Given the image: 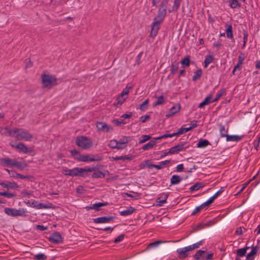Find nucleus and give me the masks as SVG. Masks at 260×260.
I'll return each mask as SVG.
<instances>
[{
  "label": "nucleus",
  "instance_id": "nucleus-53",
  "mask_svg": "<svg viewBox=\"0 0 260 260\" xmlns=\"http://www.w3.org/2000/svg\"><path fill=\"white\" fill-rule=\"evenodd\" d=\"M245 59V55L244 53H240L238 56V61L236 65H242L243 63V60Z\"/></svg>",
  "mask_w": 260,
  "mask_h": 260
},
{
  "label": "nucleus",
  "instance_id": "nucleus-37",
  "mask_svg": "<svg viewBox=\"0 0 260 260\" xmlns=\"http://www.w3.org/2000/svg\"><path fill=\"white\" fill-rule=\"evenodd\" d=\"M229 6L232 9L240 8V4L237 0H229Z\"/></svg>",
  "mask_w": 260,
  "mask_h": 260
},
{
  "label": "nucleus",
  "instance_id": "nucleus-26",
  "mask_svg": "<svg viewBox=\"0 0 260 260\" xmlns=\"http://www.w3.org/2000/svg\"><path fill=\"white\" fill-rule=\"evenodd\" d=\"M4 129L5 131L4 134L6 136H9L12 137L16 138V128L12 129H10L8 127H5Z\"/></svg>",
  "mask_w": 260,
  "mask_h": 260
},
{
  "label": "nucleus",
  "instance_id": "nucleus-20",
  "mask_svg": "<svg viewBox=\"0 0 260 260\" xmlns=\"http://www.w3.org/2000/svg\"><path fill=\"white\" fill-rule=\"evenodd\" d=\"M0 185L4 187L10 189H17L19 186L15 182H9L8 183L1 182Z\"/></svg>",
  "mask_w": 260,
  "mask_h": 260
},
{
  "label": "nucleus",
  "instance_id": "nucleus-42",
  "mask_svg": "<svg viewBox=\"0 0 260 260\" xmlns=\"http://www.w3.org/2000/svg\"><path fill=\"white\" fill-rule=\"evenodd\" d=\"M203 74L202 70L201 69H198L195 72L193 76L192 77V80L196 81L199 80L202 76Z\"/></svg>",
  "mask_w": 260,
  "mask_h": 260
},
{
  "label": "nucleus",
  "instance_id": "nucleus-61",
  "mask_svg": "<svg viewBox=\"0 0 260 260\" xmlns=\"http://www.w3.org/2000/svg\"><path fill=\"white\" fill-rule=\"evenodd\" d=\"M156 202H157V205L158 206H161L163 205V204L164 203H166V200H161V197H159L158 198L157 200H156Z\"/></svg>",
  "mask_w": 260,
  "mask_h": 260
},
{
  "label": "nucleus",
  "instance_id": "nucleus-31",
  "mask_svg": "<svg viewBox=\"0 0 260 260\" xmlns=\"http://www.w3.org/2000/svg\"><path fill=\"white\" fill-rule=\"evenodd\" d=\"M242 139V136H239L238 135H228L226 137V140L227 141H235L238 142Z\"/></svg>",
  "mask_w": 260,
  "mask_h": 260
},
{
  "label": "nucleus",
  "instance_id": "nucleus-60",
  "mask_svg": "<svg viewBox=\"0 0 260 260\" xmlns=\"http://www.w3.org/2000/svg\"><path fill=\"white\" fill-rule=\"evenodd\" d=\"M113 122L117 126H120L121 124H125L123 120L114 119Z\"/></svg>",
  "mask_w": 260,
  "mask_h": 260
},
{
  "label": "nucleus",
  "instance_id": "nucleus-56",
  "mask_svg": "<svg viewBox=\"0 0 260 260\" xmlns=\"http://www.w3.org/2000/svg\"><path fill=\"white\" fill-rule=\"evenodd\" d=\"M180 63L181 65H189L190 63V58L189 56H186L183 59L180 61Z\"/></svg>",
  "mask_w": 260,
  "mask_h": 260
},
{
  "label": "nucleus",
  "instance_id": "nucleus-35",
  "mask_svg": "<svg viewBox=\"0 0 260 260\" xmlns=\"http://www.w3.org/2000/svg\"><path fill=\"white\" fill-rule=\"evenodd\" d=\"M219 132H220V136L221 137H226V136H228V129L225 128V126L222 124L219 125Z\"/></svg>",
  "mask_w": 260,
  "mask_h": 260
},
{
  "label": "nucleus",
  "instance_id": "nucleus-59",
  "mask_svg": "<svg viewBox=\"0 0 260 260\" xmlns=\"http://www.w3.org/2000/svg\"><path fill=\"white\" fill-rule=\"evenodd\" d=\"M6 170L8 172L10 177H13V178H16V177L18 178V176L17 175L19 174V173H17L14 171H10L8 169H6Z\"/></svg>",
  "mask_w": 260,
  "mask_h": 260
},
{
  "label": "nucleus",
  "instance_id": "nucleus-40",
  "mask_svg": "<svg viewBox=\"0 0 260 260\" xmlns=\"http://www.w3.org/2000/svg\"><path fill=\"white\" fill-rule=\"evenodd\" d=\"M126 98L119 95L116 100V102L114 103L113 105L114 106H118L121 105L125 101Z\"/></svg>",
  "mask_w": 260,
  "mask_h": 260
},
{
  "label": "nucleus",
  "instance_id": "nucleus-29",
  "mask_svg": "<svg viewBox=\"0 0 260 260\" xmlns=\"http://www.w3.org/2000/svg\"><path fill=\"white\" fill-rule=\"evenodd\" d=\"M182 180V178L177 175H174L172 176L170 182H171V185H175L179 183Z\"/></svg>",
  "mask_w": 260,
  "mask_h": 260
},
{
  "label": "nucleus",
  "instance_id": "nucleus-3",
  "mask_svg": "<svg viewBox=\"0 0 260 260\" xmlns=\"http://www.w3.org/2000/svg\"><path fill=\"white\" fill-rule=\"evenodd\" d=\"M42 84L43 88L50 89L52 87L56 85L57 79L53 75L47 73L46 71L41 75Z\"/></svg>",
  "mask_w": 260,
  "mask_h": 260
},
{
  "label": "nucleus",
  "instance_id": "nucleus-8",
  "mask_svg": "<svg viewBox=\"0 0 260 260\" xmlns=\"http://www.w3.org/2000/svg\"><path fill=\"white\" fill-rule=\"evenodd\" d=\"M96 127L98 131L108 132L113 130L112 127L105 122L98 121L96 122Z\"/></svg>",
  "mask_w": 260,
  "mask_h": 260
},
{
  "label": "nucleus",
  "instance_id": "nucleus-28",
  "mask_svg": "<svg viewBox=\"0 0 260 260\" xmlns=\"http://www.w3.org/2000/svg\"><path fill=\"white\" fill-rule=\"evenodd\" d=\"M157 98V101L153 103V107H156L158 105H162L165 103V99L162 95L160 96H155Z\"/></svg>",
  "mask_w": 260,
  "mask_h": 260
},
{
  "label": "nucleus",
  "instance_id": "nucleus-22",
  "mask_svg": "<svg viewBox=\"0 0 260 260\" xmlns=\"http://www.w3.org/2000/svg\"><path fill=\"white\" fill-rule=\"evenodd\" d=\"M212 99V95L211 94H209L205 99L204 100L201 102L198 107L199 108H202L204 107V106L207 105L211 103H213V100Z\"/></svg>",
  "mask_w": 260,
  "mask_h": 260
},
{
  "label": "nucleus",
  "instance_id": "nucleus-36",
  "mask_svg": "<svg viewBox=\"0 0 260 260\" xmlns=\"http://www.w3.org/2000/svg\"><path fill=\"white\" fill-rule=\"evenodd\" d=\"M129 141L130 140L128 139V137L122 136L118 142L119 144L121 145L120 146H124L125 147L126 144L128 143Z\"/></svg>",
  "mask_w": 260,
  "mask_h": 260
},
{
  "label": "nucleus",
  "instance_id": "nucleus-58",
  "mask_svg": "<svg viewBox=\"0 0 260 260\" xmlns=\"http://www.w3.org/2000/svg\"><path fill=\"white\" fill-rule=\"evenodd\" d=\"M182 0H174V8L175 9V11H177L179 9L180 5V3Z\"/></svg>",
  "mask_w": 260,
  "mask_h": 260
},
{
  "label": "nucleus",
  "instance_id": "nucleus-39",
  "mask_svg": "<svg viewBox=\"0 0 260 260\" xmlns=\"http://www.w3.org/2000/svg\"><path fill=\"white\" fill-rule=\"evenodd\" d=\"M170 161V160H166L165 161H161L159 163L158 165H155V166H154V168L157 169V170L161 169L166 165L169 164Z\"/></svg>",
  "mask_w": 260,
  "mask_h": 260
},
{
  "label": "nucleus",
  "instance_id": "nucleus-30",
  "mask_svg": "<svg viewBox=\"0 0 260 260\" xmlns=\"http://www.w3.org/2000/svg\"><path fill=\"white\" fill-rule=\"evenodd\" d=\"M204 186H205V185L203 183L197 182V183H195L194 185H193L192 186H191L190 187L189 190H190V191H197V190H198L200 189L203 188Z\"/></svg>",
  "mask_w": 260,
  "mask_h": 260
},
{
  "label": "nucleus",
  "instance_id": "nucleus-49",
  "mask_svg": "<svg viewBox=\"0 0 260 260\" xmlns=\"http://www.w3.org/2000/svg\"><path fill=\"white\" fill-rule=\"evenodd\" d=\"M34 258L37 260H46L47 256L43 253H38L34 255Z\"/></svg>",
  "mask_w": 260,
  "mask_h": 260
},
{
  "label": "nucleus",
  "instance_id": "nucleus-54",
  "mask_svg": "<svg viewBox=\"0 0 260 260\" xmlns=\"http://www.w3.org/2000/svg\"><path fill=\"white\" fill-rule=\"evenodd\" d=\"M164 242L162 241H156L151 243L149 245H148L147 248L149 249V248H151L154 247H156V246H158L159 244L164 243Z\"/></svg>",
  "mask_w": 260,
  "mask_h": 260
},
{
  "label": "nucleus",
  "instance_id": "nucleus-47",
  "mask_svg": "<svg viewBox=\"0 0 260 260\" xmlns=\"http://www.w3.org/2000/svg\"><path fill=\"white\" fill-rule=\"evenodd\" d=\"M149 101V99H147L140 105V109L142 111H145L148 108Z\"/></svg>",
  "mask_w": 260,
  "mask_h": 260
},
{
  "label": "nucleus",
  "instance_id": "nucleus-2",
  "mask_svg": "<svg viewBox=\"0 0 260 260\" xmlns=\"http://www.w3.org/2000/svg\"><path fill=\"white\" fill-rule=\"evenodd\" d=\"M71 155L74 157V159L79 162H91V161H100L103 159V157L98 156L95 158L90 157L89 155H82L76 149L70 150Z\"/></svg>",
  "mask_w": 260,
  "mask_h": 260
},
{
  "label": "nucleus",
  "instance_id": "nucleus-45",
  "mask_svg": "<svg viewBox=\"0 0 260 260\" xmlns=\"http://www.w3.org/2000/svg\"><path fill=\"white\" fill-rule=\"evenodd\" d=\"M108 205V202H105V203L99 202V203H95V204H93V209H94L95 211H99L100 210V207H103V206H105Z\"/></svg>",
  "mask_w": 260,
  "mask_h": 260
},
{
  "label": "nucleus",
  "instance_id": "nucleus-34",
  "mask_svg": "<svg viewBox=\"0 0 260 260\" xmlns=\"http://www.w3.org/2000/svg\"><path fill=\"white\" fill-rule=\"evenodd\" d=\"M250 247L246 246L244 248L238 249L237 250V256L239 257H243L246 253L247 250Z\"/></svg>",
  "mask_w": 260,
  "mask_h": 260
},
{
  "label": "nucleus",
  "instance_id": "nucleus-33",
  "mask_svg": "<svg viewBox=\"0 0 260 260\" xmlns=\"http://www.w3.org/2000/svg\"><path fill=\"white\" fill-rule=\"evenodd\" d=\"M186 142H181L178 145L175 146L177 148V150L180 152L189 147V145H186Z\"/></svg>",
  "mask_w": 260,
  "mask_h": 260
},
{
  "label": "nucleus",
  "instance_id": "nucleus-10",
  "mask_svg": "<svg viewBox=\"0 0 260 260\" xmlns=\"http://www.w3.org/2000/svg\"><path fill=\"white\" fill-rule=\"evenodd\" d=\"M16 149L19 150V152H23L24 153H29L30 154L33 152L32 149H29L24 143L19 142L16 145Z\"/></svg>",
  "mask_w": 260,
  "mask_h": 260
},
{
  "label": "nucleus",
  "instance_id": "nucleus-43",
  "mask_svg": "<svg viewBox=\"0 0 260 260\" xmlns=\"http://www.w3.org/2000/svg\"><path fill=\"white\" fill-rule=\"evenodd\" d=\"M224 190V187H221L220 190H218L216 193L214 194L213 196H212L211 198H210L208 201L209 202V203L211 204L214 200L218 196H219Z\"/></svg>",
  "mask_w": 260,
  "mask_h": 260
},
{
  "label": "nucleus",
  "instance_id": "nucleus-41",
  "mask_svg": "<svg viewBox=\"0 0 260 260\" xmlns=\"http://www.w3.org/2000/svg\"><path fill=\"white\" fill-rule=\"evenodd\" d=\"M14 166L16 167L18 169L22 170L26 168L27 166V165L25 161L20 162L15 160Z\"/></svg>",
  "mask_w": 260,
  "mask_h": 260
},
{
  "label": "nucleus",
  "instance_id": "nucleus-15",
  "mask_svg": "<svg viewBox=\"0 0 260 260\" xmlns=\"http://www.w3.org/2000/svg\"><path fill=\"white\" fill-rule=\"evenodd\" d=\"M211 204L209 203L208 201H206V202L202 204L199 206L197 207L192 212L191 215H194L200 211L201 210L203 209H208Z\"/></svg>",
  "mask_w": 260,
  "mask_h": 260
},
{
  "label": "nucleus",
  "instance_id": "nucleus-6",
  "mask_svg": "<svg viewBox=\"0 0 260 260\" xmlns=\"http://www.w3.org/2000/svg\"><path fill=\"white\" fill-rule=\"evenodd\" d=\"M4 212L7 215L13 217L22 216L25 214V211L23 209L17 210L15 208H5Z\"/></svg>",
  "mask_w": 260,
  "mask_h": 260
},
{
  "label": "nucleus",
  "instance_id": "nucleus-52",
  "mask_svg": "<svg viewBox=\"0 0 260 260\" xmlns=\"http://www.w3.org/2000/svg\"><path fill=\"white\" fill-rule=\"evenodd\" d=\"M248 34L247 31L244 30L243 31V44L242 46V49L245 47L246 44L248 40Z\"/></svg>",
  "mask_w": 260,
  "mask_h": 260
},
{
  "label": "nucleus",
  "instance_id": "nucleus-18",
  "mask_svg": "<svg viewBox=\"0 0 260 260\" xmlns=\"http://www.w3.org/2000/svg\"><path fill=\"white\" fill-rule=\"evenodd\" d=\"M226 27L225 32L227 38L231 39L234 43L235 40L233 36V26L232 24H226Z\"/></svg>",
  "mask_w": 260,
  "mask_h": 260
},
{
  "label": "nucleus",
  "instance_id": "nucleus-46",
  "mask_svg": "<svg viewBox=\"0 0 260 260\" xmlns=\"http://www.w3.org/2000/svg\"><path fill=\"white\" fill-rule=\"evenodd\" d=\"M206 251L199 250L197 253L193 255V258L195 260H199L201 256H202L203 254L206 253Z\"/></svg>",
  "mask_w": 260,
  "mask_h": 260
},
{
  "label": "nucleus",
  "instance_id": "nucleus-25",
  "mask_svg": "<svg viewBox=\"0 0 260 260\" xmlns=\"http://www.w3.org/2000/svg\"><path fill=\"white\" fill-rule=\"evenodd\" d=\"M177 252L179 254V258L181 259H184L188 257V251L186 247H184L180 250H177Z\"/></svg>",
  "mask_w": 260,
  "mask_h": 260
},
{
  "label": "nucleus",
  "instance_id": "nucleus-4",
  "mask_svg": "<svg viewBox=\"0 0 260 260\" xmlns=\"http://www.w3.org/2000/svg\"><path fill=\"white\" fill-rule=\"evenodd\" d=\"M75 143L77 146L84 150L90 148L93 144L91 139L86 136L77 137Z\"/></svg>",
  "mask_w": 260,
  "mask_h": 260
},
{
  "label": "nucleus",
  "instance_id": "nucleus-19",
  "mask_svg": "<svg viewBox=\"0 0 260 260\" xmlns=\"http://www.w3.org/2000/svg\"><path fill=\"white\" fill-rule=\"evenodd\" d=\"M257 251V246L252 247L251 251L246 256V260H254V256L256 255Z\"/></svg>",
  "mask_w": 260,
  "mask_h": 260
},
{
  "label": "nucleus",
  "instance_id": "nucleus-12",
  "mask_svg": "<svg viewBox=\"0 0 260 260\" xmlns=\"http://www.w3.org/2000/svg\"><path fill=\"white\" fill-rule=\"evenodd\" d=\"M81 171H79L78 167L74 168L73 169H64L62 171L63 174L66 176H78V173L80 172Z\"/></svg>",
  "mask_w": 260,
  "mask_h": 260
},
{
  "label": "nucleus",
  "instance_id": "nucleus-48",
  "mask_svg": "<svg viewBox=\"0 0 260 260\" xmlns=\"http://www.w3.org/2000/svg\"><path fill=\"white\" fill-rule=\"evenodd\" d=\"M141 139L139 141V144H142L146 141L149 140L151 139V137L150 135H143L141 137Z\"/></svg>",
  "mask_w": 260,
  "mask_h": 260
},
{
  "label": "nucleus",
  "instance_id": "nucleus-21",
  "mask_svg": "<svg viewBox=\"0 0 260 260\" xmlns=\"http://www.w3.org/2000/svg\"><path fill=\"white\" fill-rule=\"evenodd\" d=\"M180 110V106L178 104L176 106H173L169 111L168 114H167L166 116L169 117L173 116L177 113L179 112Z\"/></svg>",
  "mask_w": 260,
  "mask_h": 260
},
{
  "label": "nucleus",
  "instance_id": "nucleus-50",
  "mask_svg": "<svg viewBox=\"0 0 260 260\" xmlns=\"http://www.w3.org/2000/svg\"><path fill=\"white\" fill-rule=\"evenodd\" d=\"M213 60V57L212 55H206L205 57V59L204 60L205 65H208L209 64L212 62Z\"/></svg>",
  "mask_w": 260,
  "mask_h": 260
},
{
  "label": "nucleus",
  "instance_id": "nucleus-64",
  "mask_svg": "<svg viewBox=\"0 0 260 260\" xmlns=\"http://www.w3.org/2000/svg\"><path fill=\"white\" fill-rule=\"evenodd\" d=\"M179 151L177 150V148L174 146L171 148L169 150V153L170 154H173L175 153H178Z\"/></svg>",
  "mask_w": 260,
  "mask_h": 260
},
{
  "label": "nucleus",
  "instance_id": "nucleus-55",
  "mask_svg": "<svg viewBox=\"0 0 260 260\" xmlns=\"http://www.w3.org/2000/svg\"><path fill=\"white\" fill-rule=\"evenodd\" d=\"M0 195L6 197L8 198H11L14 197L15 196V194L11 193V192H8L6 191L0 192Z\"/></svg>",
  "mask_w": 260,
  "mask_h": 260
},
{
  "label": "nucleus",
  "instance_id": "nucleus-13",
  "mask_svg": "<svg viewBox=\"0 0 260 260\" xmlns=\"http://www.w3.org/2000/svg\"><path fill=\"white\" fill-rule=\"evenodd\" d=\"M27 204H29L31 207L35 208L37 209L48 208V206L46 204L40 203L37 201H34L31 202V203L30 202H28Z\"/></svg>",
  "mask_w": 260,
  "mask_h": 260
},
{
  "label": "nucleus",
  "instance_id": "nucleus-23",
  "mask_svg": "<svg viewBox=\"0 0 260 260\" xmlns=\"http://www.w3.org/2000/svg\"><path fill=\"white\" fill-rule=\"evenodd\" d=\"M110 159L112 161H115L118 160H132L133 159V156L132 155H124V156H112L111 157H110Z\"/></svg>",
  "mask_w": 260,
  "mask_h": 260
},
{
  "label": "nucleus",
  "instance_id": "nucleus-5",
  "mask_svg": "<svg viewBox=\"0 0 260 260\" xmlns=\"http://www.w3.org/2000/svg\"><path fill=\"white\" fill-rule=\"evenodd\" d=\"M33 136L29 134L27 131L24 128H16V138L18 140H24L26 141H30L32 139Z\"/></svg>",
  "mask_w": 260,
  "mask_h": 260
},
{
  "label": "nucleus",
  "instance_id": "nucleus-38",
  "mask_svg": "<svg viewBox=\"0 0 260 260\" xmlns=\"http://www.w3.org/2000/svg\"><path fill=\"white\" fill-rule=\"evenodd\" d=\"M155 141H151L147 143V144H146L145 145H143L142 147V149L144 150H149L150 149L152 148L155 145Z\"/></svg>",
  "mask_w": 260,
  "mask_h": 260
},
{
  "label": "nucleus",
  "instance_id": "nucleus-16",
  "mask_svg": "<svg viewBox=\"0 0 260 260\" xmlns=\"http://www.w3.org/2000/svg\"><path fill=\"white\" fill-rule=\"evenodd\" d=\"M108 146L112 149H122L125 148L124 146H120L121 145L119 144L118 141L115 139L110 140Z\"/></svg>",
  "mask_w": 260,
  "mask_h": 260
},
{
  "label": "nucleus",
  "instance_id": "nucleus-51",
  "mask_svg": "<svg viewBox=\"0 0 260 260\" xmlns=\"http://www.w3.org/2000/svg\"><path fill=\"white\" fill-rule=\"evenodd\" d=\"M242 69V66H235V68L233 71V74L234 75H239L241 73V70Z\"/></svg>",
  "mask_w": 260,
  "mask_h": 260
},
{
  "label": "nucleus",
  "instance_id": "nucleus-44",
  "mask_svg": "<svg viewBox=\"0 0 260 260\" xmlns=\"http://www.w3.org/2000/svg\"><path fill=\"white\" fill-rule=\"evenodd\" d=\"M225 94V88H222V89L219 90L217 93L216 98L214 100H213V102H215L218 101L220 99V98Z\"/></svg>",
  "mask_w": 260,
  "mask_h": 260
},
{
  "label": "nucleus",
  "instance_id": "nucleus-9",
  "mask_svg": "<svg viewBox=\"0 0 260 260\" xmlns=\"http://www.w3.org/2000/svg\"><path fill=\"white\" fill-rule=\"evenodd\" d=\"M115 219L113 216H103L93 219L95 223H108L113 221Z\"/></svg>",
  "mask_w": 260,
  "mask_h": 260
},
{
  "label": "nucleus",
  "instance_id": "nucleus-11",
  "mask_svg": "<svg viewBox=\"0 0 260 260\" xmlns=\"http://www.w3.org/2000/svg\"><path fill=\"white\" fill-rule=\"evenodd\" d=\"M91 168H94L95 170H93V173L92 175V177L93 178H103L105 177L106 174H109V171H106L105 173L101 172L98 169L95 167H93Z\"/></svg>",
  "mask_w": 260,
  "mask_h": 260
},
{
  "label": "nucleus",
  "instance_id": "nucleus-24",
  "mask_svg": "<svg viewBox=\"0 0 260 260\" xmlns=\"http://www.w3.org/2000/svg\"><path fill=\"white\" fill-rule=\"evenodd\" d=\"M135 211V208L130 206L127 209L120 211L119 214L121 216H126L131 215L132 214L134 213Z\"/></svg>",
  "mask_w": 260,
  "mask_h": 260
},
{
  "label": "nucleus",
  "instance_id": "nucleus-63",
  "mask_svg": "<svg viewBox=\"0 0 260 260\" xmlns=\"http://www.w3.org/2000/svg\"><path fill=\"white\" fill-rule=\"evenodd\" d=\"M150 117V116L149 115H143V116H142L141 117H140V120L142 123H144V122H145L146 121V120L147 119H149Z\"/></svg>",
  "mask_w": 260,
  "mask_h": 260
},
{
  "label": "nucleus",
  "instance_id": "nucleus-27",
  "mask_svg": "<svg viewBox=\"0 0 260 260\" xmlns=\"http://www.w3.org/2000/svg\"><path fill=\"white\" fill-rule=\"evenodd\" d=\"M209 145H210V143L207 140L201 139L197 143V146L198 148H203Z\"/></svg>",
  "mask_w": 260,
  "mask_h": 260
},
{
  "label": "nucleus",
  "instance_id": "nucleus-17",
  "mask_svg": "<svg viewBox=\"0 0 260 260\" xmlns=\"http://www.w3.org/2000/svg\"><path fill=\"white\" fill-rule=\"evenodd\" d=\"M1 162L7 167H13L15 162V160L8 157H5L1 159Z\"/></svg>",
  "mask_w": 260,
  "mask_h": 260
},
{
  "label": "nucleus",
  "instance_id": "nucleus-14",
  "mask_svg": "<svg viewBox=\"0 0 260 260\" xmlns=\"http://www.w3.org/2000/svg\"><path fill=\"white\" fill-rule=\"evenodd\" d=\"M78 170L79 171H81L80 172L78 173V176L82 177H86L88 175V173L93 172V170H94V168H78Z\"/></svg>",
  "mask_w": 260,
  "mask_h": 260
},
{
  "label": "nucleus",
  "instance_id": "nucleus-1",
  "mask_svg": "<svg viewBox=\"0 0 260 260\" xmlns=\"http://www.w3.org/2000/svg\"><path fill=\"white\" fill-rule=\"evenodd\" d=\"M167 14V9L165 8H159L156 17L153 19V22L151 25V32L150 36L152 38L155 37L159 29V24L164 20Z\"/></svg>",
  "mask_w": 260,
  "mask_h": 260
},
{
  "label": "nucleus",
  "instance_id": "nucleus-32",
  "mask_svg": "<svg viewBox=\"0 0 260 260\" xmlns=\"http://www.w3.org/2000/svg\"><path fill=\"white\" fill-rule=\"evenodd\" d=\"M202 244H203V241H200L197 242L191 245H190V246H187L185 247L186 248V250L188 251V252H189V251H192L196 248H198Z\"/></svg>",
  "mask_w": 260,
  "mask_h": 260
},
{
  "label": "nucleus",
  "instance_id": "nucleus-62",
  "mask_svg": "<svg viewBox=\"0 0 260 260\" xmlns=\"http://www.w3.org/2000/svg\"><path fill=\"white\" fill-rule=\"evenodd\" d=\"M18 176V178L20 179H29L31 178H32V177L30 175H24L21 174H19L17 175Z\"/></svg>",
  "mask_w": 260,
  "mask_h": 260
},
{
  "label": "nucleus",
  "instance_id": "nucleus-7",
  "mask_svg": "<svg viewBox=\"0 0 260 260\" xmlns=\"http://www.w3.org/2000/svg\"><path fill=\"white\" fill-rule=\"evenodd\" d=\"M49 241L53 244H59L63 242V238L58 232L52 233L48 238Z\"/></svg>",
  "mask_w": 260,
  "mask_h": 260
},
{
  "label": "nucleus",
  "instance_id": "nucleus-57",
  "mask_svg": "<svg viewBox=\"0 0 260 260\" xmlns=\"http://www.w3.org/2000/svg\"><path fill=\"white\" fill-rule=\"evenodd\" d=\"M125 237V235L123 234H120L119 236H118L115 239L114 242L115 243H118L122 241Z\"/></svg>",
  "mask_w": 260,
  "mask_h": 260
}]
</instances>
